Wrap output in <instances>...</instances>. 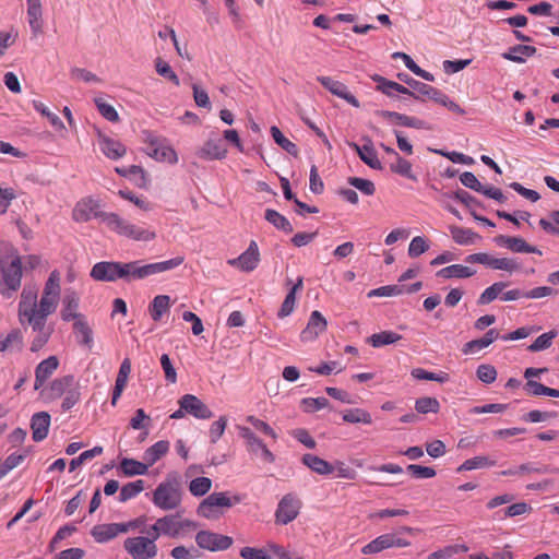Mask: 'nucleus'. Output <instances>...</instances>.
I'll return each mask as SVG.
<instances>
[{
	"instance_id": "nucleus-8",
	"label": "nucleus",
	"mask_w": 559,
	"mask_h": 559,
	"mask_svg": "<svg viewBox=\"0 0 559 559\" xmlns=\"http://www.w3.org/2000/svg\"><path fill=\"white\" fill-rule=\"evenodd\" d=\"M317 80L333 95L346 100L348 104L356 108L360 107L359 100L348 91L347 86L344 83L336 81L330 76H318Z\"/></svg>"
},
{
	"instance_id": "nucleus-32",
	"label": "nucleus",
	"mask_w": 559,
	"mask_h": 559,
	"mask_svg": "<svg viewBox=\"0 0 559 559\" xmlns=\"http://www.w3.org/2000/svg\"><path fill=\"white\" fill-rule=\"evenodd\" d=\"M179 514H170L158 519V526H162V533L170 537L180 535Z\"/></svg>"
},
{
	"instance_id": "nucleus-16",
	"label": "nucleus",
	"mask_w": 559,
	"mask_h": 559,
	"mask_svg": "<svg viewBox=\"0 0 559 559\" xmlns=\"http://www.w3.org/2000/svg\"><path fill=\"white\" fill-rule=\"evenodd\" d=\"M98 145L103 154L114 160L123 157L127 153L126 146L120 141L104 134L98 135Z\"/></svg>"
},
{
	"instance_id": "nucleus-37",
	"label": "nucleus",
	"mask_w": 559,
	"mask_h": 559,
	"mask_svg": "<svg viewBox=\"0 0 559 559\" xmlns=\"http://www.w3.org/2000/svg\"><path fill=\"white\" fill-rule=\"evenodd\" d=\"M34 109L39 112L41 116L46 117L49 121V123L56 129V130H64L66 127L61 119L58 117L57 114L49 110V108L41 103L40 100L34 99L32 102Z\"/></svg>"
},
{
	"instance_id": "nucleus-47",
	"label": "nucleus",
	"mask_w": 559,
	"mask_h": 559,
	"mask_svg": "<svg viewBox=\"0 0 559 559\" xmlns=\"http://www.w3.org/2000/svg\"><path fill=\"white\" fill-rule=\"evenodd\" d=\"M558 335L556 330H551L547 333L539 335L528 347L530 352L536 353L545 350L552 345L554 338Z\"/></svg>"
},
{
	"instance_id": "nucleus-12",
	"label": "nucleus",
	"mask_w": 559,
	"mask_h": 559,
	"mask_svg": "<svg viewBox=\"0 0 559 559\" xmlns=\"http://www.w3.org/2000/svg\"><path fill=\"white\" fill-rule=\"evenodd\" d=\"M328 322L318 310L311 312L307 326L301 331L300 338L305 342L316 340L326 330Z\"/></svg>"
},
{
	"instance_id": "nucleus-29",
	"label": "nucleus",
	"mask_w": 559,
	"mask_h": 559,
	"mask_svg": "<svg viewBox=\"0 0 559 559\" xmlns=\"http://www.w3.org/2000/svg\"><path fill=\"white\" fill-rule=\"evenodd\" d=\"M168 450H169V442L165 441V440H160L145 450L144 461L147 463V465L152 466L160 457H163L168 452Z\"/></svg>"
},
{
	"instance_id": "nucleus-50",
	"label": "nucleus",
	"mask_w": 559,
	"mask_h": 559,
	"mask_svg": "<svg viewBox=\"0 0 559 559\" xmlns=\"http://www.w3.org/2000/svg\"><path fill=\"white\" fill-rule=\"evenodd\" d=\"M390 169L397 175L416 180L415 175L412 173V164L400 155L395 157V163L390 165Z\"/></svg>"
},
{
	"instance_id": "nucleus-33",
	"label": "nucleus",
	"mask_w": 559,
	"mask_h": 559,
	"mask_svg": "<svg viewBox=\"0 0 559 559\" xmlns=\"http://www.w3.org/2000/svg\"><path fill=\"white\" fill-rule=\"evenodd\" d=\"M73 330L81 345L92 348L93 345V330L90 328L86 321L80 319L73 324Z\"/></svg>"
},
{
	"instance_id": "nucleus-14",
	"label": "nucleus",
	"mask_w": 559,
	"mask_h": 559,
	"mask_svg": "<svg viewBox=\"0 0 559 559\" xmlns=\"http://www.w3.org/2000/svg\"><path fill=\"white\" fill-rule=\"evenodd\" d=\"M58 366L59 360L57 356H49L48 358L40 361L35 369L34 389L39 390L57 370Z\"/></svg>"
},
{
	"instance_id": "nucleus-45",
	"label": "nucleus",
	"mask_w": 559,
	"mask_h": 559,
	"mask_svg": "<svg viewBox=\"0 0 559 559\" xmlns=\"http://www.w3.org/2000/svg\"><path fill=\"white\" fill-rule=\"evenodd\" d=\"M415 409L419 414H427V413L437 414L440 411V403L436 397H430V396L419 397L415 402Z\"/></svg>"
},
{
	"instance_id": "nucleus-39",
	"label": "nucleus",
	"mask_w": 559,
	"mask_h": 559,
	"mask_svg": "<svg viewBox=\"0 0 559 559\" xmlns=\"http://www.w3.org/2000/svg\"><path fill=\"white\" fill-rule=\"evenodd\" d=\"M117 527L111 524L95 525L91 534L98 543H105L116 537Z\"/></svg>"
},
{
	"instance_id": "nucleus-23",
	"label": "nucleus",
	"mask_w": 559,
	"mask_h": 559,
	"mask_svg": "<svg viewBox=\"0 0 559 559\" xmlns=\"http://www.w3.org/2000/svg\"><path fill=\"white\" fill-rule=\"evenodd\" d=\"M73 384L74 377L72 374L57 378L50 383L48 388V396L53 400L59 399L66 392H68V390L73 389Z\"/></svg>"
},
{
	"instance_id": "nucleus-35",
	"label": "nucleus",
	"mask_w": 559,
	"mask_h": 559,
	"mask_svg": "<svg viewBox=\"0 0 559 559\" xmlns=\"http://www.w3.org/2000/svg\"><path fill=\"white\" fill-rule=\"evenodd\" d=\"M265 219L280 230L286 234L293 231V227L288 219L275 210L267 209L264 214Z\"/></svg>"
},
{
	"instance_id": "nucleus-17",
	"label": "nucleus",
	"mask_w": 559,
	"mask_h": 559,
	"mask_svg": "<svg viewBox=\"0 0 559 559\" xmlns=\"http://www.w3.org/2000/svg\"><path fill=\"white\" fill-rule=\"evenodd\" d=\"M260 262V252L258 247H248L238 258L231 259L228 263L243 272L254 270Z\"/></svg>"
},
{
	"instance_id": "nucleus-21",
	"label": "nucleus",
	"mask_w": 559,
	"mask_h": 559,
	"mask_svg": "<svg viewBox=\"0 0 559 559\" xmlns=\"http://www.w3.org/2000/svg\"><path fill=\"white\" fill-rule=\"evenodd\" d=\"M372 79L374 82L378 83L377 90L381 91L386 96L391 97L396 92V93L406 94L414 98H417V96H415V93L413 91H411L409 88L405 87L404 85H402L400 83L386 80L385 78L380 76V75H374Z\"/></svg>"
},
{
	"instance_id": "nucleus-38",
	"label": "nucleus",
	"mask_w": 559,
	"mask_h": 559,
	"mask_svg": "<svg viewBox=\"0 0 559 559\" xmlns=\"http://www.w3.org/2000/svg\"><path fill=\"white\" fill-rule=\"evenodd\" d=\"M401 338H402L401 334H397V333L392 332V331H382L380 333L372 334L368 338V342L373 347H381V346H384V345L393 344V343L400 341Z\"/></svg>"
},
{
	"instance_id": "nucleus-64",
	"label": "nucleus",
	"mask_w": 559,
	"mask_h": 559,
	"mask_svg": "<svg viewBox=\"0 0 559 559\" xmlns=\"http://www.w3.org/2000/svg\"><path fill=\"white\" fill-rule=\"evenodd\" d=\"M539 225L547 233L559 234V211L551 212L548 219L542 218Z\"/></svg>"
},
{
	"instance_id": "nucleus-1",
	"label": "nucleus",
	"mask_w": 559,
	"mask_h": 559,
	"mask_svg": "<svg viewBox=\"0 0 559 559\" xmlns=\"http://www.w3.org/2000/svg\"><path fill=\"white\" fill-rule=\"evenodd\" d=\"M183 262V257H176L166 261L141 264V261L119 262L118 280L127 283L144 280L148 276L173 270Z\"/></svg>"
},
{
	"instance_id": "nucleus-46",
	"label": "nucleus",
	"mask_w": 559,
	"mask_h": 559,
	"mask_svg": "<svg viewBox=\"0 0 559 559\" xmlns=\"http://www.w3.org/2000/svg\"><path fill=\"white\" fill-rule=\"evenodd\" d=\"M144 490V480L138 479L132 483H128L127 485L122 486L119 493V500L121 502H126L135 496H138L141 491Z\"/></svg>"
},
{
	"instance_id": "nucleus-7",
	"label": "nucleus",
	"mask_w": 559,
	"mask_h": 559,
	"mask_svg": "<svg viewBox=\"0 0 559 559\" xmlns=\"http://www.w3.org/2000/svg\"><path fill=\"white\" fill-rule=\"evenodd\" d=\"M300 508L301 502L296 498L295 495H285L281 499L275 512L276 522L284 525L290 523L298 516Z\"/></svg>"
},
{
	"instance_id": "nucleus-26",
	"label": "nucleus",
	"mask_w": 559,
	"mask_h": 559,
	"mask_svg": "<svg viewBox=\"0 0 559 559\" xmlns=\"http://www.w3.org/2000/svg\"><path fill=\"white\" fill-rule=\"evenodd\" d=\"M499 336H500V334H499L498 330L490 329L485 333V335L483 337L467 342L463 347V352L465 354H467V353L474 350L475 348H477V349L485 348V347L489 346L490 344H492L497 338H499Z\"/></svg>"
},
{
	"instance_id": "nucleus-49",
	"label": "nucleus",
	"mask_w": 559,
	"mask_h": 559,
	"mask_svg": "<svg viewBox=\"0 0 559 559\" xmlns=\"http://www.w3.org/2000/svg\"><path fill=\"white\" fill-rule=\"evenodd\" d=\"M36 294H29V301L21 300L19 305L20 321L23 322V318H26L28 322L33 321V317L37 313L36 306Z\"/></svg>"
},
{
	"instance_id": "nucleus-51",
	"label": "nucleus",
	"mask_w": 559,
	"mask_h": 559,
	"mask_svg": "<svg viewBox=\"0 0 559 559\" xmlns=\"http://www.w3.org/2000/svg\"><path fill=\"white\" fill-rule=\"evenodd\" d=\"M399 78L414 90V93H415V96H417V99L420 96L426 97L427 94L432 92L431 85H428V84L419 82L415 79L408 78L406 74H399Z\"/></svg>"
},
{
	"instance_id": "nucleus-28",
	"label": "nucleus",
	"mask_w": 559,
	"mask_h": 559,
	"mask_svg": "<svg viewBox=\"0 0 559 559\" xmlns=\"http://www.w3.org/2000/svg\"><path fill=\"white\" fill-rule=\"evenodd\" d=\"M170 307V298L167 295H158L156 296L148 307V311L151 318L158 322L162 319V316L169 309Z\"/></svg>"
},
{
	"instance_id": "nucleus-9",
	"label": "nucleus",
	"mask_w": 559,
	"mask_h": 559,
	"mask_svg": "<svg viewBox=\"0 0 559 559\" xmlns=\"http://www.w3.org/2000/svg\"><path fill=\"white\" fill-rule=\"evenodd\" d=\"M27 22L32 31L33 38H37L43 34V5L41 0H26Z\"/></svg>"
},
{
	"instance_id": "nucleus-53",
	"label": "nucleus",
	"mask_w": 559,
	"mask_h": 559,
	"mask_svg": "<svg viewBox=\"0 0 559 559\" xmlns=\"http://www.w3.org/2000/svg\"><path fill=\"white\" fill-rule=\"evenodd\" d=\"M239 435L241 438L246 440L248 450L257 453L258 449L262 447L264 443L260 438H258L250 428L248 427H239Z\"/></svg>"
},
{
	"instance_id": "nucleus-3",
	"label": "nucleus",
	"mask_w": 559,
	"mask_h": 559,
	"mask_svg": "<svg viewBox=\"0 0 559 559\" xmlns=\"http://www.w3.org/2000/svg\"><path fill=\"white\" fill-rule=\"evenodd\" d=\"M153 502L163 510H171L180 504L181 495L177 486L169 481H164L153 492Z\"/></svg>"
},
{
	"instance_id": "nucleus-15",
	"label": "nucleus",
	"mask_w": 559,
	"mask_h": 559,
	"mask_svg": "<svg viewBox=\"0 0 559 559\" xmlns=\"http://www.w3.org/2000/svg\"><path fill=\"white\" fill-rule=\"evenodd\" d=\"M349 146L358 154L359 158L372 169H381L382 165L378 158L377 151L373 147L370 139L366 140L364 145L357 143H349Z\"/></svg>"
},
{
	"instance_id": "nucleus-58",
	"label": "nucleus",
	"mask_w": 559,
	"mask_h": 559,
	"mask_svg": "<svg viewBox=\"0 0 559 559\" xmlns=\"http://www.w3.org/2000/svg\"><path fill=\"white\" fill-rule=\"evenodd\" d=\"M433 153L439 154L441 156L447 157L452 163H459L464 165H473L475 163L474 158L471 156H467L460 152H444L442 150H431Z\"/></svg>"
},
{
	"instance_id": "nucleus-48",
	"label": "nucleus",
	"mask_w": 559,
	"mask_h": 559,
	"mask_svg": "<svg viewBox=\"0 0 559 559\" xmlns=\"http://www.w3.org/2000/svg\"><path fill=\"white\" fill-rule=\"evenodd\" d=\"M271 134L275 143L278 144L287 153L295 156L298 154V148L296 144L289 141L287 138H285L277 127L273 126L271 128Z\"/></svg>"
},
{
	"instance_id": "nucleus-44",
	"label": "nucleus",
	"mask_w": 559,
	"mask_h": 559,
	"mask_svg": "<svg viewBox=\"0 0 559 559\" xmlns=\"http://www.w3.org/2000/svg\"><path fill=\"white\" fill-rule=\"evenodd\" d=\"M496 465V461L490 460L488 456H475L466 460L461 464L456 472L472 471L476 468L489 467Z\"/></svg>"
},
{
	"instance_id": "nucleus-19",
	"label": "nucleus",
	"mask_w": 559,
	"mask_h": 559,
	"mask_svg": "<svg viewBox=\"0 0 559 559\" xmlns=\"http://www.w3.org/2000/svg\"><path fill=\"white\" fill-rule=\"evenodd\" d=\"M3 281L11 290H17L21 286L22 264L20 257L12 260L9 266L2 269Z\"/></svg>"
},
{
	"instance_id": "nucleus-34",
	"label": "nucleus",
	"mask_w": 559,
	"mask_h": 559,
	"mask_svg": "<svg viewBox=\"0 0 559 559\" xmlns=\"http://www.w3.org/2000/svg\"><path fill=\"white\" fill-rule=\"evenodd\" d=\"M150 465L142 463L134 459L124 457L120 462V468L127 476L144 475L147 472Z\"/></svg>"
},
{
	"instance_id": "nucleus-43",
	"label": "nucleus",
	"mask_w": 559,
	"mask_h": 559,
	"mask_svg": "<svg viewBox=\"0 0 559 559\" xmlns=\"http://www.w3.org/2000/svg\"><path fill=\"white\" fill-rule=\"evenodd\" d=\"M508 286L504 282H496L488 288H486L481 295L479 296L477 302L478 305H488L491 301H493L499 294L502 293V290Z\"/></svg>"
},
{
	"instance_id": "nucleus-36",
	"label": "nucleus",
	"mask_w": 559,
	"mask_h": 559,
	"mask_svg": "<svg viewBox=\"0 0 559 559\" xmlns=\"http://www.w3.org/2000/svg\"><path fill=\"white\" fill-rule=\"evenodd\" d=\"M23 336L19 329L12 330L5 337L0 335V352H5L10 348L22 350Z\"/></svg>"
},
{
	"instance_id": "nucleus-2",
	"label": "nucleus",
	"mask_w": 559,
	"mask_h": 559,
	"mask_svg": "<svg viewBox=\"0 0 559 559\" xmlns=\"http://www.w3.org/2000/svg\"><path fill=\"white\" fill-rule=\"evenodd\" d=\"M102 223L110 230L135 241L148 242L155 239L153 230L130 224L116 213H105V215H102Z\"/></svg>"
},
{
	"instance_id": "nucleus-55",
	"label": "nucleus",
	"mask_w": 559,
	"mask_h": 559,
	"mask_svg": "<svg viewBox=\"0 0 559 559\" xmlns=\"http://www.w3.org/2000/svg\"><path fill=\"white\" fill-rule=\"evenodd\" d=\"M57 298L58 296L49 294V292H44L37 313H41L43 316H49L56 309Z\"/></svg>"
},
{
	"instance_id": "nucleus-22",
	"label": "nucleus",
	"mask_w": 559,
	"mask_h": 559,
	"mask_svg": "<svg viewBox=\"0 0 559 559\" xmlns=\"http://www.w3.org/2000/svg\"><path fill=\"white\" fill-rule=\"evenodd\" d=\"M380 115L383 118H385L396 124L403 126V127L415 128V129H424L425 128V122L423 120L415 118V117L404 115V114L385 110V111H381Z\"/></svg>"
},
{
	"instance_id": "nucleus-63",
	"label": "nucleus",
	"mask_w": 559,
	"mask_h": 559,
	"mask_svg": "<svg viewBox=\"0 0 559 559\" xmlns=\"http://www.w3.org/2000/svg\"><path fill=\"white\" fill-rule=\"evenodd\" d=\"M189 488L193 496H203L210 490V478L198 477L190 483Z\"/></svg>"
},
{
	"instance_id": "nucleus-10",
	"label": "nucleus",
	"mask_w": 559,
	"mask_h": 559,
	"mask_svg": "<svg viewBox=\"0 0 559 559\" xmlns=\"http://www.w3.org/2000/svg\"><path fill=\"white\" fill-rule=\"evenodd\" d=\"M178 404L187 414L192 415L198 419H206L210 417V409L207 405L193 394H185L178 401Z\"/></svg>"
},
{
	"instance_id": "nucleus-57",
	"label": "nucleus",
	"mask_w": 559,
	"mask_h": 559,
	"mask_svg": "<svg viewBox=\"0 0 559 559\" xmlns=\"http://www.w3.org/2000/svg\"><path fill=\"white\" fill-rule=\"evenodd\" d=\"M95 105L99 114L108 121L117 122L119 120V115L117 110L111 105L104 102L102 98H96Z\"/></svg>"
},
{
	"instance_id": "nucleus-20",
	"label": "nucleus",
	"mask_w": 559,
	"mask_h": 559,
	"mask_svg": "<svg viewBox=\"0 0 559 559\" xmlns=\"http://www.w3.org/2000/svg\"><path fill=\"white\" fill-rule=\"evenodd\" d=\"M305 466L319 475H330L335 471V467L330 462L310 453H306L301 457Z\"/></svg>"
},
{
	"instance_id": "nucleus-40",
	"label": "nucleus",
	"mask_w": 559,
	"mask_h": 559,
	"mask_svg": "<svg viewBox=\"0 0 559 559\" xmlns=\"http://www.w3.org/2000/svg\"><path fill=\"white\" fill-rule=\"evenodd\" d=\"M343 420L349 424L362 423L370 425L372 417L369 412L362 408L348 409L343 414Z\"/></svg>"
},
{
	"instance_id": "nucleus-6",
	"label": "nucleus",
	"mask_w": 559,
	"mask_h": 559,
	"mask_svg": "<svg viewBox=\"0 0 559 559\" xmlns=\"http://www.w3.org/2000/svg\"><path fill=\"white\" fill-rule=\"evenodd\" d=\"M106 212L100 210L97 200L86 197L78 201L72 210V218L78 223H85L92 218H100Z\"/></svg>"
},
{
	"instance_id": "nucleus-5",
	"label": "nucleus",
	"mask_w": 559,
	"mask_h": 559,
	"mask_svg": "<svg viewBox=\"0 0 559 559\" xmlns=\"http://www.w3.org/2000/svg\"><path fill=\"white\" fill-rule=\"evenodd\" d=\"M123 546L133 559H151L157 555V547L148 537H129Z\"/></svg>"
},
{
	"instance_id": "nucleus-42",
	"label": "nucleus",
	"mask_w": 559,
	"mask_h": 559,
	"mask_svg": "<svg viewBox=\"0 0 559 559\" xmlns=\"http://www.w3.org/2000/svg\"><path fill=\"white\" fill-rule=\"evenodd\" d=\"M525 390L531 395H547L551 397H559V390L548 388L535 380H528L525 384Z\"/></svg>"
},
{
	"instance_id": "nucleus-24",
	"label": "nucleus",
	"mask_w": 559,
	"mask_h": 559,
	"mask_svg": "<svg viewBox=\"0 0 559 559\" xmlns=\"http://www.w3.org/2000/svg\"><path fill=\"white\" fill-rule=\"evenodd\" d=\"M476 273V270L464 266L461 264H452L447 267H443L437 272V276L442 278H467L473 276Z\"/></svg>"
},
{
	"instance_id": "nucleus-11",
	"label": "nucleus",
	"mask_w": 559,
	"mask_h": 559,
	"mask_svg": "<svg viewBox=\"0 0 559 559\" xmlns=\"http://www.w3.org/2000/svg\"><path fill=\"white\" fill-rule=\"evenodd\" d=\"M241 501L239 495L230 496L229 492H212V520H217L224 514V509H229Z\"/></svg>"
},
{
	"instance_id": "nucleus-62",
	"label": "nucleus",
	"mask_w": 559,
	"mask_h": 559,
	"mask_svg": "<svg viewBox=\"0 0 559 559\" xmlns=\"http://www.w3.org/2000/svg\"><path fill=\"white\" fill-rule=\"evenodd\" d=\"M406 471L414 478H432L436 476V469L429 466H421L418 464H409Z\"/></svg>"
},
{
	"instance_id": "nucleus-41",
	"label": "nucleus",
	"mask_w": 559,
	"mask_h": 559,
	"mask_svg": "<svg viewBox=\"0 0 559 559\" xmlns=\"http://www.w3.org/2000/svg\"><path fill=\"white\" fill-rule=\"evenodd\" d=\"M154 146L152 155L159 160L168 162L170 164H175L178 160V156L176 151L167 145L158 144L152 142Z\"/></svg>"
},
{
	"instance_id": "nucleus-18",
	"label": "nucleus",
	"mask_w": 559,
	"mask_h": 559,
	"mask_svg": "<svg viewBox=\"0 0 559 559\" xmlns=\"http://www.w3.org/2000/svg\"><path fill=\"white\" fill-rule=\"evenodd\" d=\"M50 415L47 412L35 413L31 419V429L33 440L35 442L43 441L47 436L50 427Z\"/></svg>"
},
{
	"instance_id": "nucleus-30",
	"label": "nucleus",
	"mask_w": 559,
	"mask_h": 559,
	"mask_svg": "<svg viewBox=\"0 0 559 559\" xmlns=\"http://www.w3.org/2000/svg\"><path fill=\"white\" fill-rule=\"evenodd\" d=\"M535 52H536V48L533 46L516 45V46L510 48V50L508 52H504L502 55V57L507 60L521 63V62H524L525 57H531V56L535 55Z\"/></svg>"
},
{
	"instance_id": "nucleus-31",
	"label": "nucleus",
	"mask_w": 559,
	"mask_h": 559,
	"mask_svg": "<svg viewBox=\"0 0 559 559\" xmlns=\"http://www.w3.org/2000/svg\"><path fill=\"white\" fill-rule=\"evenodd\" d=\"M63 302L64 309L62 310L61 317L64 321L82 319V314L75 312V310L79 308V297L75 293L66 295Z\"/></svg>"
},
{
	"instance_id": "nucleus-56",
	"label": "nucleus",
	"mask_w": 559,
	"mask_h": 559,
	"mask_svg": "<svg viewBox=\"0 0 559 559\" xmlns=\"http://www.w3.org/2000/svg\"><path fill=\"white\" fill-rule=\"evenodd\" d=\"M27 451L23 454L12 453L0 465V479L11 469L20 465L26 457Z\"/></svg>"
},
{
	"instance_id": "nucleus-4",
	"label": "nucleus",
	"mask_w": 559,
	"mask_h": 559,
	"mask_svg": "<svg viewBox=\"0 0 559 559\" xmlns=\"http://www.w3.org/2000/svg\"><path fill=\"white\" fill-rule=\"evenodd\" d=\"M465 262L480 263L493 270H503L508 272H513L520 269V264L514 259L495 258L486 252L469 254L465 258Z\"/></svg>"
},
{
	"instance_id": "nucleus-60",
	"label": "nucleus",
	"mask_w": 559,
	"mask_h": 559,
	"mask_svg": "<svg viewBox=\"0 0 559 559\" xmlns=\"http://www.w3.org/2000/svg\"><path fill=\"white\" fill-rule=\"evenodd\" d=\"M347 181L350 186L355 187L366 195H372L376 191L373 182L368 179L349 177Z\"/></svg>"
},
{
	"instance_id": "nucleus-25",
	"label": "nucleus",
	"mask_w": 559,
	"mask_h": 559,
	"mask_svg": "<svg viewBox=\"0 0 559 559\" xmlns=\"http://www.w3.org/2000/svg\"><path fill=\"white\" fill-rule=\"evenodd\" d=\"M115 171L122 177L134 178L139 187L146 188L148 183L146 174L141 166L132 165L129 167H116Z\"/></svg>"
},
{
	"instance_id": "nucleus-13",
	"label": "nucleus",
	"mask_w": 559,
	"mask_h": 559,
	"mask_svg": "<svg viewBox=\"0 0 559 559\" xmlns=\"http://www.w3.org/2000/svg\"><path fill=\"white\" fill-rule=\"evenodd\" d=\"M119 262H98L91 271V277L99 282L118 281Z\"/></svg>"
},
{
	"instance_id": "nucleus-52",
	"label": "nucleus",
	"mask_w": 559,
	"mask_h": 559,
	"mask_svg": "<svg viewBox=\"0 0 559 559\" xmlns=\"http://www.w3.org/2000/svg\"><path fill=\"white\" fill-rule=\"evenodd\" d=\"M155 69L160 76L168 79L176 86H179L180 81L178 75L173 71L171 67L166 61H164L160 58H157L155 60Z\"/></svg>"
},
{
	"instance_id": "nucleus-59",
	"label": "nucleus",
	"mask_w": 559,
	"mask_h": 559,
	"mask_svg": "<svg viewBox=\"0 0 559 559\" xmlns=\"http://www.w3.org/2000/svg\"><path fill=\"white\" fill-rule=\"evenodd\" d=\"M497 370L492 365L484 364L476 370L477 378L484 383H492L497 379Z\"/></svg>"
},
{
	"instance_id": "nucleus-61",
	"label": "nucleus",
	"mask_w": 559,
	"mask_h": 559,
	"mask_svg": "<svg viewBox=\"0 0 559 559\" xmlns=\"http://www.w3.org/2000/svg\"><path fill=\"white\" fill-rule=\"evenodd\" d=\"M330 402L325 397H306L301 400V405L304 407V411L307 413H313L321 408H324L329 406Z\"/></svg>"
},
{
	"instance_id": "nucleus-54",
	"label": "nucleus",
	"mask_w": 559,
	"mask_h": 559,
	"mask_svg": "<svg viewBox=\"0 0 559 559\" xmlns=\"http://www.w3.org/2000/svg\"><path fill=\"white\" fill-rule=\"evenodd\" d=\"M118 194L120 198L132 202L135 206L143 211L152 210V204L144 197H138L130 190H119Z\"/></svg>"
},
{
	"instance_id": "nucleus-27",
	"label": "nucleus",
	"mask_w": 559,
	"mask_h": 559,
	"mask_svg": "<svg viewBox=\"0 0 559 559\" xmlns=\"http://www.w3.org/2000/svg\"><path fill=\"white\" fill-rule=\"evenodd\" d=\"M391 547H393L392 534H383L364 546L361 552L365 555H372Z\"/></svg>"
}]
</instances>
